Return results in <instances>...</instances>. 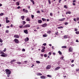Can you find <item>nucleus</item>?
I'll use <instances>...</instances> for the list:
<instances>
[{
    "label": "nucleus",
    "mask_w": 79,
    "mask_h": 79,
    "mask_svg": "<svg viewBox=\"0 0 79 79\" xmlns=\"http://www.w3.org/2000/svg\"><path fill=\"white\" fill-rule=\"evenodd\" d=\"M5 71H6V74L7 75V77H9L10 76V75L11 74V72L10 71V70L8 69H6L5 70Z\"/></svg>",
    "instance_id": "nucleus-1"
},
{
    "label": "nucleus",
    "mask_w": 79,
    "mask_h": 79,
    "mask_svg": "<svg viewBox=\"0 0 79 79\" xmlns=\"http://www.w3.org/2000/svg\"><path fill=\"white\" fill-rule=\"evenodd\" d=\"M14 42H15L16 44H18V43H19V40L17 39H15V40H14Z\"/></svg>",
    "instance_id": "nucleus-2"
},
{
    "label": "nucleus",
    "mask_w": 79,
    "mask_h": 79,
    "mask_svg": "<svg viewBox=\"0 0 79 79\" xmlns=\"http://www.w3.org/2000/svg\"><path fill=\"white\" fill-rule=\"evenodd\" d=\"M30 27V25L27 24L23 26V27Z\"/></svg>",
    "instance_id": "nucleus-3"
},
{
    "label": "nucleus",
    "mask_w": 79,
    "mask_h": 79,
    "mask_svg": "<svg viewBox=\"0 0 79 79\" xmlns=\"http://www.w3.org/2000/svg\"><path fill=\"white\" fill-rule=\"evenodd\" d=\"M69 52H73V48L71 47L69 49Z\"/></svg>",
    "instance_id": "nucleus-4"
},
{
    "label": "nucleus",
    "mask_w": 79,
    "mask_h": 79,
    "mask_svg": "<svg viewBox=\"0 0 79 79\" xmlns=\"http://www.w3.org/2000/svg\"><path fill=\"white\" fill-rule=\"evenodd\" d=\"M51 68V66L50 65H48L46 67V69H50Z\"/></svg>",
    "instance_id": "nucleus-5"
},
{
    "label": "nucleus",
    "mask_w": 79,
    "mask_h": 79,
    "mask_svg": "<svg viewBox=\"0 0 79 79\" xmlns=\"http://www.w3.org/2000/svg\"><path fill=\"white\" fill-rule=\"evenodd\" d=\"M14 37H15V38H17V39H18L19 38V35H16L14 36Z\"/></svg>",
    "instance_id": "nucleus-6"
},
{
    "label": "nucleus",
    "mask_w": 79,
    "mask_h": 79,
    "mask_svg": "<svg viewBox=\"0 0 79 79\" xmlns=\"http://www.w3.org/2000/svg\"><path fill=\"white\" fill-rule=\"evenodd\" d=\"M47 26V24L46 23H44L42 25V26L43 27H46V26Z\"/></svg>",
    "instance_id": "nucleus-7"
},
{
    "label": "nucleus",
    "mask_w": 79,
    "mask_h": 79,
    "mask_svg": "<svg viewBox=\"0 0 79 79\" xmlns=\"http://www.w3.org/2000/svg\"><path fill=\"white\" fill-rule=\"evenodd\" d=\"M65 19H66L65 18H63V19H59L58 21H63L65 20Z\"/></svg>",
    "instance_id": "nucleus-8"
},
{
    "label": "nucleus",
    "mask_w": 79,
    "mask_h": 79,
    "mask_svg": "<svg viewBox=\"0 0 79 79\" xmlns=\"http://www.w3.org/2000/svg\"><path fill=\"white\" fill-rule=\"evenodd\" d=\"M1 56H2V57H6L7 56V55H6V54H5V55L1 54Z\"/></svg>",
    "instance_id": "nucleus-9"
},
{
    "label": "nucleus",
    "mask_w": 79,
    "mask_h": 79,
    "mask_svg": "<svg viewBox=\"0 0 79 79\" xmlns=\"http://www.w3.org/2000/svg\"><path fill=\"white\" fill-rule=\"evenodd\" d=\"M60 68L61 67H58L55 69V71H57V70H58L59 69H60Z\"/></svg>",
    "instance_id": "nucleus-10"
},
{
    "label": "nucleus",
    "mask_w": 79,
    "mask_h": 79,
    "mask_svg": "<svg viewBox=\"0 0 79 79\" xmlns=\"http://www.w3.org/2000/svg\"><path fill=\"white\" fill-rule=\"evenodd\" d=\"M40 78H41V79H45L46 77H45L44 76H41L40 77Z\"/></svg>",
    "instance_id": "nucleus-11"
},
{
    "label": "nucleus",
    "mask_w": 79,
    "mask_h": 79,
    "mask_svg": "<svg viewBox=\"0 0 79 79\" xmlns=\"http://www.w3.org/2000/svg\"><path fill=\"white\" fill-rule=\"evenodd\" d=\"M29 40V38L28 37H27V38H25L24 40V41H25V42H27Z\"/></svg>",
    "instance_id": "nucleus-12"
},
{
    "label": "nucleus",
    "mask_w": 79,
    "mask_h": 79,
    "mask_svg": "<svg viewBox=\"0 0 79 79\" xmlns=\"http://www.w3.org/2000/svg\"><path fill=\"white\" fill-rule=\"evenodd\" d=\"M37 76H42V74L41 73H36Z\"/></svg>",
    "instance_id": "nucleus-13"
},
{
    "label": "nucleus",
    "mask_w": 79,
    "mask_h": 79,
    "mask_svg": "<svg viewBox=\"0 0 79 79\" xmlns=\"http://www.w3.org/2000/svg\"><path fill=\"white\" fill-rule=\"evenodd\" d=\"M24 32L25 33V34H27L28 32H27V30H24Z\"/></svg>",
    "instance_id": "nucleus-14"
},
{
    "label": "nucleus",
    "mask_w": 79,
    "mask_h": 79,
    "mask_svg": "<svg viewBox=\"0 0 79 79\" xmlns=\"http://www.w3.org/2000/svg\"><path fill=\"white\" fill-rule=\"evenodd\" d=\"M39 23H42V21L41 20H39L38 21Z\"/></svg>",
    "instance_id": "nucleus-15"
},
{
    "label": "nucleus",
    "mask_w": 79,
    "mask_h": 79,
    "mask_svg": "<svg viewBox=\"0 0 79 79\" xmlns=\"http://www.w3.org/2000/svg\"><path fill=\"white\" fill-rule=\"evenodd\" d=\"M71 13V12H70V11H68L66 13V15H68V14H69V15H70Z\"/></svg>",
    "instance_id": "nucleus-16"
},
{
    "label": "nucleus",
    "mask_w": 79,
    "mask_h": 79,
    "mask_svg": "<svg viewBox=\"0 0 79 79\" xmlns=\"http://www.w3.org/2000/svg\"><path fill=\"white\" fill-rule=\"evenodd\" d=\"M68 35H64V39H67V38H68Z\"/></svg>",
    "instance_id": "nucleus-17"
},
{
    "label": "nucleus",
    "mask_w": 79,
    "mask_h": 79,
    "mask_svg": "<svg viewBox=\"0 0 79 79\" xmlns=\"http://www.w3.org/2000/svg\"><path fill=\"white\" fill-rule=\"evenodd\" d=\"M30 1L32 2L33 5H34L35 4V3L34 2V1L33 0H31Z\"/></svg>",
    "instance_id": "nucleus-18"
},
{
    "label": "nucleus",
    "mask_w": 79,
    "mask_h": 79,
    "mask_svg": "<svg viewBox=\"0 0 79 79\" xmlns=\"http://www.w3.org/2000/svg\"><path fill=\"white\" fill-rule=\"evenodd\" d=\"M67 47L66 46H63L61 47V48H66Z\"/></svg>",
    "instance_id": "nucleus-19"
},
{
    "label": "nucleus",
    "mask_w": 79,
    "mask_h": 79,
    "mask_svg": "<svg viewBox=\"0 0 79 79\" xmlns=\"http://www.w3.org/2000/svg\"><path fill=\"white\" fill-rule=\"evenodd\" d=\"M26 20H27V21H31L30 19H29V18H27Z\"/></svg>",
    "instance_id": "nucleus-20"
},
{
    "label": "nucleus",
    "mask_w": 79,
    "mask_h": 79,
    "mask_svg": "<svg viewBox=\"0 0 79 79\" xmlns=\"http://www.w3.org/2000/svg\"><path fill=\"white\" fill-rule=\"evenodd\" d=\"M25 16H21V18L23 20H24V18Z\"/></svg>",
    "instance_id": "nucleus-21"
},
{
    "label": "nucleus",
    "mask_w": 79,
    "mask_h": 79,
    "mask_svg": "<svg viewBox=\"0 0 79 79\" xmlns=\"http://www.w3.org/2000/svg\"><path fill=\"white\" fill-rule=\"evenodd\" d=\"M58 29H61L63 28V27L62 26L59 27H57Z\"/></svg>",
    "instance_id": "nucleus-22"
},
{
    "label": "nucleus",
    "mask_w": 79,
    "mask_h": 79,
    "mask_svg": "<svg viewBox=\"0 0 79 79\" xmlns=\"http://www.w3.org/2000/svg\"><path fill=\"white\" fill-rule=\"evenodd\" d=\"M58 53H59V54L60 55H62V53H61V51H59L58 52Z\"/></svg>",
    "instance_id": "nucleus-23"
},
{
    "label": "nucleus",
    "mask_w": 79,
    "mask_h": 79,
    "mask_svg": "<svg viewBox=\"0 0 79 79\" xmlns=\"http://www.w3.org/2000/svg\"><path fill=\"white\" fill-rule=\"evenodd\" d=\"M43 37H47V35L45 34L43 35Z\"/></svg>",
    "instance_id": "nucleus-24"
},
{
    "label": "nucleus",
    "mask_w": 79,
    "mask_h": 79,
    "mask_svg": "<svg viewBox=\"0 0 79 79\" xmlns=\"http://www.w3.org/2000/svg\"><path fill=\"white\" fill-rule=\"evenodd\" d=\"M36 63H37L38 64H39V63H40V62L39 61H36Z\"/></svg>",
    "instance_id": "nucleus-25"
},
{
    "label": "nucleus",
    "mask_w": 79,
    "mask_h": 79,
    "mask_svg": "<svg viewBox=\"0 0 79 79\" xmlns=\"http://www.w3.org/2000/svg\"><path fill=\"white\" fill-rule=\"evenodd\" d=\"M42 19L43 21H46V19L44 18H42Z\"/></svg>",
    "instance_id": "nucleus-26"
},
{
    "label": "nucleus",
    "mask_w": 79,
    "mask_h": 79,
    "mask_svg": "<svg viewBox=\"0 0 79 79\" xmlns=\"http://www.w3.org/2000/svg\"><path fill=\"white\" fill-rule=\"evenodd\" d=\"M23 25H25V24H26V22H25V21H23Z\"/></svg>",
    "instance_id": "nucleus-27"
},
{
    "label": "nucleus",
    "mask_w": 79,
    "mask_h": 79,
    "mask_svg": "<svg viewBox=\"0 0 79 79\" xmlns=\"http://www.w3.org/2000/svg\"><path fill=\"white\" fill-rule=\"evenodd\" d=\"M17 63L18 64H21V62H17Z\"/></svg>",
    "instance_id": "nucleus-28"
},
{
    "label": "nucleus",
    "mask_w": 79,
    "mask_h": 79,
    "mask_svg": "<svg viewBox=\"0 0 79 79\" xmlns=\"http://www.w3.org/2000/svg\"><path fill=\"white\" fill-rule=\"evenodd\" d=\"M4 15V13H2L0 14V15L1 16H3Z\"/></svg>",
    "instance_id": "nucleus-29"
},
{
    "label": "nucleus",
    "mask_w": 79,
    "mask_h": 79,
    "mask_svg": "<svg viewBox=\"0 0 79 79\" xmlns=\"http://www.w3.org/2000/svg\"><path fill=\"white\" fill-rule=\"evenodd\" d=\"M75 33L76 34H79V31H76Z\"/></svg>",
    "instance_id": "nucleus-30"
},
{
    "label": "nucleus",
    "mask_w": 79,
    "mask_h": 79,
    "mask_svg": "<svg viewBox=\"0 0 79 79\" xmlns=\"http://www.w3.org/2000/svg\"><path fill=\"white\" fill-rule=\"evenodd\" d=\"M47 33H48V34H51V31H47Z\"/></svg>",
    "instance_id": "nucleus-31"
},
{
    "label": "nucleus",
    "mask_w": 79,
    "mask_h": 79,
    "mask_svg": "<svg viewBox=\"0 0 79 79\" xmlns=\"http://www.w3.org/2000/svg\"><path fill=\"white\" fill-rule=\"evenodd\" d=\"M0 42H1V43H2V42H3V40H2V39L0 38Z\"/></svg>",
    "instance_id": "nucleus-32"
},
{
    "label": "nucleus",
    "mask_w": 79,
    "mask_h": 79,
    "mask_svg": "<svg viewBox=\"0 0 79 79\" xmlns=\"http://www.w3.org/2000/svg\"><path fill=\"white\" fill-rule=\"evenodd\" d=\"M6 23H10V20H6Z\"/></svg>",
    "instance_id": "nucleus-33"
},
{
    "label": "nucleus",
    "mask_w": 79,
    "mask_h": 79,
    "mask_svg": "<svg viewBox=\"0 0 79 79\" xmlns=\"http://www.w3.org/2000/svg\"><path fill=\"white\" fill-rule=\"evenodd\" d=\"M45 52V50L44 49H42L41 50L42 52Z\"/></svg>",
    "instance_id": "nucleus-34"
},
{
    "label": "nucleus",
    "mask_w": 79,
    "mask_h": 79,
    "mask_svg": "<svg viewBox=\"0 0 79 79\" xmlns=\"http://www.w3.org/2000/svg\"><path fill=\"white\" fill-rule=\"evenodd\" d=\"M48 2L49 4H51V1H50V0H48Z\"/></svg>",
    "instance_id": "nucleus-35"
},
{
    "label": "nucleus",
    "mask_w": 79,
    "mask_h": 79,
    "mask_svg": "<svg viewBox=\"0 0 79 79\" xmlns=\"http://www.w3.org/2000/svg\"><path fill=\"white\" fill-rule=\"evenodd\" d=\"M47 76L48 77H52V76L50 75H48Z\"/></svg>",
    "instance_id": "nucleus-36"
},
{
    "label": "nucleus",
    "mask_w": 79,
    "mask_h": 79,
    "mask_svg": "<svg viewBox=\"0 0 79 79\" xmlns=\"http://www.w3.org/2000/svg\"><path fill=\"white\" fill-rule=\"evenodd\" d=\"M31 18L32 19H33L34 18V15H31Z\"/></svg>",
    "instance_id": "nucleus-37"
},
{
    "label": "nucleus",
    "mask_w": 79,
    "mask_h": 79,
    "mask_svg": "<svg viewBox=\"0 0 79 79\" xmlns=\"http://www.w3.org/2000/svg\"><path fill=\"white\" fill-rule=\"evenodd\" d=\"M17 5H19V3L18 2H16Z\"/></svg>",
    "instance_id": "nucleus-38"
},
{
    "label": "nucleus",
    "mask_w": 79,
    "mask_h": 79,
    "mask_svg": "<svg viewBox=\"0 0 79 79\" xmlns=\"http://www.w3.org/2000/svg\"><path fill=\"white\" fill-rule=\"evenodd\" d=\"M15 61H16V60H12L11 61L10 63L11 62H15Z\"/></svg>",
    "instance_id": "nucleus-39"
},
{
    "label": "nucleus",
    "mask_w": 79,
    "mask_h": 79,
    "mask_svg": "<svg viewBox=\"0 0 79 79\" xmlns=\"http://www.w3.org/2000/svg\"><path fill=\"white\" fill-rule=\"evenodd\" d=\"M65 25H67V24H68V22H65L64 23Z\"/></svg>",
    "instance_id": "nucleus-40"
},
{
    "label": "nucleus",
    "mask_w": 79,
    "mask_h": 79,
    "mask_svg": "<svg viewBox=\"0 0 79 79\" xmlns=\"http://www.w3.org/2000/svg\"><path fill=\"white\" fill-rule=\"evenodd\" d=\"M6 48H5L4 50L3 51V52H6Z\"/></svg>",
    "instance_id": "nucleus-41"
},
{
    "label": "nucleus",
    "mask_w": 79,
    "mask_h": 79,
    "mask_svg": "<svg viewBox=\"0 0 79 79\" xmlns=\"http://www.w3.org/2000/svg\"><path fill=\"white\" fill-rule=\"evenodd\" d=\"M8 32H9V31H8V30H7L6 31V33H8Z\"/></svg>",
    "instance_id": "nucleus-42"
},
{
    "label": "nucleus",
    "mask_w": 79,
    "mask_h": 79,
    "mask_svg": "<svg viewBox=\"0 0 79 79\" xmlns=\"http://www.w3.org/2000/svg\"><path fill=\"white\" fill-rule=\"evenodd\" d=\"M48 55H52V53L51 52H49L48 54Z\"/></svg>",
    "instance_id": "nucleus-43"
},
{
    "label": "nucleus",
    "mask_w": 79,
    "mask_h": 79,
    "mask_svg": "<svg viewBox=\"0 0 79 79\" xmlns=\"http://www.w3.org/2000/svg\"><path fill=\"white\" fill-rule=\"evenodd\" d=\"M43 45H44V46H46V45H47V44L46 43H44V44H43Z\"/></svg>",
    "instance_id": "nucleus-44"
},
{
    "label": "nucleus",
    "mask_w": 79,
    "mask_h": 79,
    "mask_svg": "<svg viewBox=\"0 0 79 79\" xmlns=\"http://www.w3.org/2000/svg\"><path fill=\"white\" fill-rule=\"evenodd\" d=\"M42 48H43V49H45V46H42Z\"/></svg>",
    "instance_id": "nucleus-45"
},
{
    "label": "nucleus",
    "mask_w": 79,
    "mask_h": 79,
    "mask_svg": "<svg viewBox=\"0 0 79 79\" xmlns=\"http://www.w3.org/2000/svg\"><path fill=\"white\" fill-rule=\"evenodd\" d=\"M74 31H77L78 30L77 29L75 28H74Z\"/></svg>",
    "instance_id": "nucleus-46"
},
{
    "label": "nucleus",
    "mask_w": 79,
    "mask_h": 79,
    "mask_svg": "<svg viewBox=\"0 0 79 79\" xmlns=\"http://www.w3.org/2000/svg\"><path fill=\"white\" fill-rule=\"evenodd\" d=\"M23 25H22V26H20L19 27L20 28H23Z\"/></svg>",
    "instance_id": "nucleus-47"
},
{
    "label": "nucleus",
    "mask_w": 79,
    "mask_h": 79,
    "mask_svg": "<svg viewBox=\"0 0 79 79\" xmlns=\"http://www.w3.org/2000/svg\"><path fill=\"white\" fill-rule=\"evenodd\" d=\"M40 10H38L37 11L36 13H40Z\"/></svg>",
    "instance_id": "nucleus-48"
},
{
    "label": "nucleus",
    "mask_w": 79,
    "mask_h": 79,
    "mask_svg": "<svg viewBox=\"0 0 79 79\" xmlns=\"http://www.w3.org/2000/svg\"><path fill=\"white\" fill-rule=\"evenodd\" d=\"M64 7L65 8H66V9H67V8H68V7H67V6H66V5L64 6Z\"/></svg>",
    "instance_id": "nucleus-49"
},
{
    "label": "nucleus",
    "mask_w": 79,
    "mask_h": 79,
    "mask_svg": "<svg viewBox=\"0 0 79 79\" xmlns=\"http://www.w3.org/2000/svg\"><path fill=\"white\" fill-rule=\"evenodd\" d=\"M44 56L45 57V58H46L47 56V54H44Z\"/></svg>",
    "instance_id": "nucleus-50"
},
{
    "label": "nucleus",
    "mask_w": 79,
    "mask_h": 79,
    "mask_svg": "<svg viewBox=\"0 0 79 79\" xmlns=\"http://www.w3.org/2000/svg\"><path fill=\"white\" fill-rule=\"evenodd\" d=\"M50 15L51 16H53V14L52 13H50Z\"/></svg>",
    "instance_id": "nucleus-51"
},
{
    "label": "nucleus",
    "mask_w": 79,
    "mask_h": 79,
    "mask_svg": "<svg viewBox=\"0 0 79 79\" xmlns=\"http://www.w3.org/2000/svg\"><path fill=\"white\" fill-rule=\"evenodd\" d=\"M64 58V57H60L61 60H63Z\"/></svg>",
    "instance_id": "nucleus-52"
},
{
    "label": "nucleus",
    "mask_w": 79,
    "mask_h": 79,
    "mask_svg": "<svg viewBox=\"0 0 79 79\" xmlns=\"http://www.w3.org/2000/svg\"><path fill=\"white\" fill-rule=\"evenodd\" d=\"M0 54H4V53L3 52H0Z\"/></svg>",
    "instance_id": "nucleus-53"
},
{
    "label": "nucleus",
    "mask_w": 79,
    "mask_h": 79,
    "mask_svg": "<svg viewBox=\"0 0 79 79\" xmlns=\"http://www.w3.org/2000/svg\"><path fill=\"white\" fill-rule=\"evenodd\" d=\"M23 11L24 12H25V11H26V10H25V9H23Z\"/></svg>",
    "instance_id": "nucleus-54"
},
{
    "label": "nucleus",
    "mask_w": 79,
    "mask_h": 79,
    "mask_svg": "<svg viewBox=\"0 0 79 79\" xmlns=\"http://www.w3.org/2000/svg\"><path fill=\"white\" fill-rule=\"evenodd\" d=\"M74 66V64H72L71 65V67H73Z\"/></svg>",
    "instance_id": "nucleus-55"
},
{
    "label": "nucleus",
    "mask_w": 79,
    "mask_h": 79,
    "mask_svg": "<svg viewBox=\"0 0 79 79\" xmlns=\"http://www.w3.org/2000/svg\"><path fill=\"white\" fill-rule=\"evenodd\" d=\"M22 52H25V49H23L22 50Z\"/></svg>",
    "instance_id": "nucleus-56"
},
{
    "label": "nucleus",
    "mask_w": 79,
    "mask_h": 79,
    "mask_svg": "<svg viewBox=\"0 0 79 79\" xmlns=\"http://www.w3.org/2000/svg\"><path fill=\"white\" fill-rule=\"evenodd\" d=\"M58 32L55 33L56 35H58Z\"/></svg>",
    "instance_id": "nucleus-57"
},
{
    "label": "nucleus",
    "mask_w": 79,
    "mask_h": 79,
    "mask_svg": "<svg viewBox=\"0 0 79 79\" xmlns=\"http://www.w3.org/2000/svg\"><path fill=\"white\" fill-rule=\"evenodd\" d=\"M6 21L8 20V17H6Z\"/></svg>",
    "instance_id": "nucleus-58"
},
{
    "label": "nucleus",
    "mask_w": 79,
    "mask_h": 79,
    "mask_svg": "<svg viewBox=\"0 0 79 79\" xmlns=\"http://www.w3.org/2000/svg\"><path fill=\"white\" fill-rule=\"evenodd\" d=\"M73 3H75L76 2V0H74L73 1Z\"/></svg>",
    "instance_id": "nucleus-59"
},
{
    "label": "nucleus",
    "mask_w": 79,
    "mask_h": 79,
    "mask_svg": "<svg viewBox=\"0 0 79 79\" xmlns=\"http://www.w3.org/2000/svg\"><path fill=\"white\" fill-rule=\"evenodd\" d=\"M40 56H44V54H40Z\"/></svg>",
    "instance_id": "nucleus-60"
},
{
    "label": "nucleus",
    "mask_w": 79,
    "mask_h": 79,
    "mask_svg": "<svg viewBox=\"0 0 79 79\" xmlns=\"http://www.w3.org/2000/svg\"><path fill=\"white\" fill-rule=\"evenodd\" d=\"M21 7L20 6H19L17 7V9H19Z\"/></svg>",
    "instance_id": "nucleus-61"
},
{
    "label": "nucleus",
    "mask_w": 79,
    "mask_h": 79,
    "mask_svg": "<svg viewBox=\"0 0 79 79\" xmlns=\"http://www.w3.org/2000/svg\"><path fill=\"white\" fill-rule=\"evenodd\" d=\"M77 21H79V18H77Z\"/></svg>",
    "instance_id": "nucleus-62"
},
{
    "label": "nucleus",
    "mask_w": 79,
    "mask_h": 79,
    "mask_svg": "<svg viewBox=\"0 0 79 79\" xmlns=\"http://www.w3.org/2000/svg\"><path fill=\"white\" fill-rule=\"evenodd\" d=\"M71 63H73L74 62V60H71Z\"/></svg>",
    "instance_id": "nucleus-63"
},
{
    "label": "nucleus",
    "mask_w": 79,
    "mask_h": 79,
    "mask_svg": "<svg viewBox=\"0 0 79 79\" xmlns=\"http://www.w3.org/2000/svg\"><path fill=\"white\" fill-rule=\"evenodd\" d=\"M76 71H79V69H76Z\"/></svg>",
    "instance_id": "nucleus-64"
}]
</instances>
